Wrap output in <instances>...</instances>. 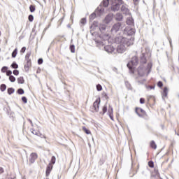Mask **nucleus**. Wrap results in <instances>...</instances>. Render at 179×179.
Returning a JSON list of instances; mask_svg holds the SVG:
<instances>
[{"instance_id": "nucleus-1", "label": "nucleus", "mask_w": 179, "mask_h": 179, "mask_svg": "<svg viewBox=\"0 0 179 179\" xmlns=\"http://www.w3.org/2000/svg\"><path fill=\"white\" fill-rule=\"evenodd\" d=\"M134 40L135 38L132 36L129 38L117 36L115 38V41L119 44L117 47V52L118 54H124L129 45H132L134 44Z\"/></svg>"}, {"instance_id": "nucleus-2", "label": "nucleus", "mask_w": 179, "mask_h": 179, "mask_svg": "<svg viewBox=\"0 0 179 179\" xmlns=\"http://www.w3.org/2000/svg\"><path fill=\"white\" fill-rule=\"evenodd\" d=\"M152 63H148L147 68L143 66H141L138 69V76H145V75L147 73V76H148V75H149L150 73V72L152 71Z\"/></svg>"}, {"instance_id": "nucleus-3", "label": "nucleus", "mask_w": 179, "mask_h": 179, "mask_svg": "<svg viewBox=\"0 0 179 179\" xmlns=\"http://www.w3.org/2000/svg\"><path fill=\"white\" fill-rule=\"evenodd\" d=\"M138 65V57H134L127 64V67L129 68L130 72L134 73V68Z\"/></svg>"}, {"instance_id": "nucleus-4", "label": "nucleus", "mask_w": 179, "mask_h": 179, "mask_svg": "<svg viewBox=\"0 0 179 179\" xmlns=\"http://www.w3.org/2000/svg\"><path fill=\"white\" fill-rule=\"evenodd\" d=\"M121 5H122V0H114L112 3L111 10L113 12H117L120 10Z\"/></svg>"}, {"instance_id": "nucleus-5", "label": "nucleus", "mask_w": 179, "mask_h": 179, "mask_svg": "<svg viewBox=\"0 0 179 179\" xmlns=\"http://www.w3.org/2000/svg\"><path fill=\"white\" fill-rule=\"evenodd\" d=\"M103 49L108 54H115V48L111 45L104 46Z\"/></svg>"}, {"instance_id": "nucleus-6", "label": "nucleus", "mask_w": 179, "mask_h": 179, "mask_svg": "<svg viewBox=\"0 0 179 179\" xmlns=\"http://www.w3.org/2000/svg\"><path fill=\"white\" fill-rule=\"evenodd\" d=\"M120 29H121V23L117 22L112 27L111 33H113V34H114L117 33V31H119Z\"/></svg>"}, {"instance_id": "nucleus-7", "label": "nucleus", "mask_w": 179, "mask_h": 179, "mask_svg": "<svg viewBox=\"0 0 179 179\" xmlns=\"http://www.w3.org/2000/svg\"><path fill=\"white\" fill-rule=\"evenodd\" d=\"M136 30L134 28L126 27L124 29V34H127V36H134Z\"/></svg>"}, {"instance_id": "nucleus-8", "label": "nucleus", "mask_w": 179, "mask_h": 179, "mask_svg": "<svg viewBox=\"0 0 179 179\" xmlns=\"http://www.w3.org/2000/svg\"><path fill=\"white\" fill-rule=\"evenodd\" d=\"M38 157V155H37V153L32 152L29 156V162L30 163L33 164L34 162H36V159Z\"/></svg>"}, {"instance_id": "nucleus-9", "label": "nucleus", "mask_w": 179, "mask_h": 179, "mask_svg": "<svg viewBox=\"0 0 179 179\" xmlns=\"http://www.w3.org/2000/svg\"><path fill=\"white\" fill-rule=\"evenodd\" d=\"M135 111H136V113L137 114V115H138V117H143V115H141L140 113H141L142 114H145V110L141 108H136Z\"/></svg>"}, {"instance_id": "nucleus-10", "label": "nucleus", "mask_w": 179, "mask_h": 179, "mask_svg": "<svg viewBox=\"0 0 179 179\" xmlns=\"http://www.w3.org/2000/svg\"><path fill=\"white\" fill-rule=\"evenodd\" d=\"M111 20H113V15L108 14V15L106 16L103 22L104 23H106V24H108V23L111 22Z\"/></svg>"}, {"instance_id": "nucleus-11", "label": "nucleus", "mask_w": 179, "mask_h": 179, "mask_svg": "<svg viewBox=\"0 0 179 179\" xmlns=\"http://www.w3.org/2000/svg\"><path fill=\"white\" fill-rule=\"evenodd\" d=\"M99 104H100V99H96L93 104L94 110L96 112L99 111Z\"/></svg>"}, {"instance_id": "nucleus-12", "label": "nucleus", "mask_w": 179, "mask_h": 179, "mask_svg": "<svg viewBox=\"0 0 179 179\" xmlns=\"http://www.w3.org/2000/svg\"><path fill=\"white\" fill-rule=\"evenodd\" d=\"M121 10L124 15H129V9L127 8V6H122Z\"/></svg>"}, {"instance_id": "nucleus-13", "label": "nucleus", "mask_w": 179, "mask_h": 179, "mask_svg": "<svg viewBox=\"0 0 179 179\" xmlns=\"http://www.w3.org/2000/svg\"><path fill=\"white\" fill-rule=\"evenodd\" d=\"M30 66H31V60L27 59V63L24 64V69L26 72L29 71V68H30Z\"/></svg>"}, {"instance_id": "nucleus-14", "label": "nucleus", "mask_w": 179, "mask_h": 179, "mask_svg": "<svg viewBox=\"0 0 179 179\" xmlns=\"http://www.w3.org/2000/svg\"><path fill=\"white\" fill-rule=\"evenodd\" d=\"M100 37L103 38L104 41H107L108 40L110 39V34H104L103 33L102 34L100 35Z\"/></svg>"}, {"instance_id": "nucleus-15", "label": "nucleus", "mask_w": 179, "mask_h": 179, "mask_svg": "<svg viewBox=\"0 0 179 179\" xmlns=\"http://www.w3.org/2000/svg\"><path fill=\"white\" fill-rule=\"evenodd\" d=\"M51 170H52V165L51 164V163H50L46 168V177H48V176H50Z\"/></svg>"}, {"instance_id": "nucleus-16", "label": "nucleus", "mask_w": 179, "mask_h": 179, "mask_svg": "<svg viewBox=\"0 0 179 179\" xmlns=\"http://www.w3.org/2000/svg\"><path fill=\"white\" fill-rule=\"evenodd\" d=\"M127 24H128L129 26H134V18H132V17H127Z\"/></svg>"}, {"instance_id": "nucleus-17", "label": "nucleus", "mask_w": 179, "mask_h": 179, "mask_svg": "<svg viewBox=\"0 0 179 179\" xmlns=\"http://www.w3.org/2000/svg\"><path fill=\"white\" fill-rule=\"evenodd\" d=\"M167 94H169V89L167 87H165L162 93V99L164 100V97H167Z\"/></svg>"}, {"instance_id": "nucleus-18", "label": "nucleus", "mask_w": 179, "mask_h": 179, "mask_svg": "<svg viewBox=\"0 0 179 179\" xmlns=\"http://www.w3.org/2000/svg\"><path fill=\"white\" fill-rule=\"evenodd\" d=\"M99 29L102 34L103 33H104V31H106V29H107V26H106V24H99Z\"/></svg>"}, {"instance_id": "nucleus-19", "label": "nucleus", "mask_w": 179, "mask_h": 179, "mask_svg": "<svg viewBox=\"0 0 179 179\" xmlns=\"http://www.w3.org/2000/svg\"><path fill=\"white\" fill-rule=\"evenodd\" d=\"M123 16H122V14L120 13H117L115 15V19L116 20H117V22H121V20H122L123 19Z\"/></svg>"}, {"instance_id": "nucleus-20", "label": "nucleus", "mask_w": 179, "mask_h": 179, "mask_svg": "<svg viewBox=\"0 0 179 179\" xmlns=\"http://www.w3.org/2000/svg\"><path fill=\"white\" fill-rule=\"evenodd\" d=\"M31 134H33L34 135H36V136H41V138H43V136H44L41 135V134H40V131H36V130H34V129H31Z\"/></svg>"}, {"instance_id": "nucleus-21", "label": "nucleus", "mask_w": 179, "mask_h": 179, "mask_svg": "<svg viewBox=\"0 0 179 179\" xmlns=\"http://www.w3.org/2000/svg\"><path fill=\"white\" fill-rule=\"evenodd\" d=\"M96 47H99L100 50H103V47H104V43L103 41H96Z\"/></svg>"}, {"instance_id": "nucleus-22", "label": "nucleus", "mask_w": 179, "mask_h": 179, "mask_svg": "<svg viewBox=\"0 0 179 179\" xmlns=\"http://www.w3.org/2000/svg\"><path fill=\"white\" fill-rule=\"evenodd\" d=\"M17 83H19V85H23V83H24V78H23V77H19L17 79Z\"/></svg>"}, {"instance_id": "nucleus-23", "label": "nucleus", "mask_w": 179, "mask_h": 179, "mask_svg": "<svg viewBox=\"0 0 179 179\" xmlns=\"http://www.w3.org/2000/svg\"><path fill=\"white\" fill-rule=\"evenodd\" d=\"M108 3H109L108 0H103L101 3V5H103V6H104L105 8H107V6H108Z\"/></svg>"}, {"instance_id": "nucleus-24", "label": "nucleus", "mask_w": 179, "mask_h": 179, "mask_svg": "<svg viewBox=\"0 0 179 179\" xmlns=\"http://www.w3.org/2000/svg\"><path fill=\"white\" fill-rule=\"evenodd\" d=\"M150 147L152 149H157V145H156V143H155V141H152L150 143Z\"/></svg>"}, {"instance_id": "nucleus-25", "label": "nucleus", "mask_w": 179, "mask_h": 179, "mask_svg": "<svg viewBox=\"0 0 179 179\" xmlns=\"http://www.w3.org/2000/svg\"><path fill=\"white\" fill-rule=\"evenodd\" d=\"M97 22L94 21L93 24L91 25L90 28L92 29V30L96 29V27H97Z\"/></svg>"}, {"instance_id": "nucleus-26", "label": "nucleus", "mask_w": 179, "mask_h": 179, "mask_svg": "<svg viewBox=\"0 0 179 179\" xmlns=\"http://www.w3.org/2000/svg\"><path fill=\"white\" fill-rule=\"evenodd\" d=\"M16 55H17V48H15L12 52V57L16 58Z\"/></svg>"}, {"instance_id": "nucleus-27", "label": "nucleus", "mask_w": 179, "mask_h": 179, "mask_svg": "<svg viewBox=\"0 0 179 179\" xmlns=\"http://www.w3.org/2000/svg\"><path fill=\"white\" fill-rule=\"evenodd\" d=\"M11 68H13V69H17V68H19V65H17V64L14 62L11 64Z\"/></svg>"}, {"instance_id": "nucleus-28", "label": "nucleus", "mask_w": 179, "mask_h": 179, "mask_svg": "<svg viewBox=\"0 0 179 179\" xmlns=\"http://www.w3.org/2000/svg\"><path fill=\"white\" fill-rule=\"evenodd\" d=\"M0 90H1V92H5V90H6V85L1 84L0 86Z\"/></svg>"}, {"instance_id": "nucleus-29", "label": "nucleus", "mask_w": 179, "mask_h": 179, "mask_svg": "<svg viewBox=\"0 0 179 179\" xmlns=\"http://www.w3.org/2000/svg\"><path fill=\"white\" fill-rule=\"evenodd\" d=\"M29 10L31 13H33V12H34L36 10V6L34 5H31L29 6Z\"/></svg>"}, {"instance_id": "nucleus-30", "label": "nucleus", "mask_w": 179, "mask_h": 179, "mask_svg": "<svg viewBox=\"0 0 179 179\" xmlns=\"http://www.w3.org/2000/svg\"><path fill=\"white\" fill-rule=\"evenodd\" d=\"M8 94H12L13 93H15V89L10 87V88H8Z\"/></svg>"}, {"instance_id": "nucleus-31", "label": "nucleus", "mask_w": 179, "mask_h": 179, "mask_svg": "<svg viewBox=\"0 0 179 179\" xmlns=\"http://www.w3.org/2000/svg\"><path fill=\"white\" fill-rule=\"evenodd\" d=\"M17 93H18V94H24V90L22 88H19Z\"/></svg>"}, {"instance_id": "nucleus-32", "label": "nucleus", "mask_w": 179, "mask_h": 179, "mask_svg": "<svg viewBox=\"0 0 179 179\" xmlns=\"http://www.w3.org/2000/svg\"><path fill=\"white\" fill-rule=\"evenodd\" d=\"M83 130L84 132H85V134H87V135H90V130L87 129L86 127H83Z\"/></svg>"}, {"instance_id": "nucleus-33", "label": "nucleus", "mask_w": 179, "mask_h": 179, "mask_svg": "<svg viewBox=\"0 0 179 179\" xmlns=\"http://www.w3.org/2000/svg\"><path fill=\"white\" fill-rule=\"evenodd\" d=\"M90 20H94V19H96V13H93L90 15Z\"/></svg>"}, {"instance_id": "nucleus-34", "label": "nucleus", "mask_w": 179, "mask_h": 179, "mask_svg": "<svg viewBox=\"0 0 179 179\" xmlns=\"http://www.w3.org/2000/svg\"><path fill=\"white\" fill-rule=\"evenodd\" d=\"M9 80L11 81L12 83L16 82V78H15V76H10Z\"/></svg>"}, {"instance_id": "nucleus-35", "label": "nucleus", "mask_w": 179, "mask_h": 179, "mask_svg": "<svg viewBox=\"0 0 179 179\" xmlns=\"http://www.w3.org/2000/svg\"><path fill=\"white\" fill-rule=\"evenodd\" d=\"M70 50L71 52H72L73 54L75 53V45H70Z\"/></svg>"}, {"instance_id": "nucleus-36", "label": "nucleus", "mask_w": 179, "mask_h": 179, "mask_svg": "<svg viewBox=\"0 0 179 179\" xmlns=\"http://www.w3.org/2000/svg\"><path fill=\"white\" fill-rule=\"evenodd\" d=\"M96 90H97L98 92H101V90H103V87H101V85L98 84L96 85Z\"/></svg>"}, {"instance_id": "nucleus-37", "label": "nucleus", "mask_w": 179, "mask_h": 179, "mask_svg": "<svg viewBox=\"0 0 179 179\" xmlns=\"http://www.w3.org/2000/svg\"><path fill=\"white\" fill-rule=\"evenodd\" d=\"M56 160H57V159L55 158V156H52L51 158L50 163H52V164H55Z\"/></svg>"}, {"instance_id": "nucleus-38", "label": "nucleus", "mask_w": 179, "mask_h": 179, "mask_svg": "<svg viewBox=\"0 0 179 179\" xmlns=\"http://www.w3.org/2000/svg\"><path fill=\"white\" fill-rule=\"evenodd\" d=\"M148 166H149V167H150L151 169H153V168L155 167V164L153 163L152 161H150V162H148Z\"/></svg>"}, {"instance_id": "nucleus-39", "label": "nucleus", "mask_w": 179, "mask_h": 179, "mask_svg": "<svg viewBox=\"0 0 179 179\" xmlns=\"http://www.w3.org/2000/svg\"><path fill=\"white\" fill-rule=\"evenodd\" d=\"M28 19L29 22H33V20H34V17L33 16V15H29Z\"/></svg>"}, {"instance_id": "nucleus-40", "label": "nucleus", "mask_w": 179, "mask_h": 179, "mask_svg": "<svg viewBox=\"0 0 179 179\" xmlns=\"http://www.w3.org/2000/svg\"><path fill=\"white\" fill-rule=\"evenodd\" d=\"M141 64H146V58L143 56L141 59Z\"/></svg>"}, {"instance_id": "nucleus-41", "label": "nucleus", "mask_w": 179, "mask_h": 179, "mask_svg": "<svg viewBox=\"0 0 179 179\" xmlns=\"http://www.w3.org/2000/svg\"><path fill=\"white\" fill-rule=\"evenodd\" d=\"M8 71V67L7 66H3L1 69V72H3V73H5V72H6Z\"/></svg>"}, {"instance_id": "nucleus-42", "label": "nucleus", "mask_w": 179, "mask_h": 179, "mask_svg": "<svg viewBox=\"0 0 179 179\" xmlns=\"http://www.w3.org/2000/svg\"><path fill=\"white\" fill-rule=\"evenodd\" d=\"M6 76H12V71H10V70H8L7 71H6Z\"/></svg>"}, {"instance_id": "nucleus-43", "label": "nucleus", "mask_w": 179, "mask_h": 179, "mask_svg": "<svg viewBox=\"0 0 179 179\" xmlns=\"http://www.w3.org/2000/svg\"><path fill=\"white\" fill-rule=\"evenodd\" d=\"M81 24H86V18H82L80 20Z\"/></svg>"}, {"instance_id": "nucleus-44", "label": "nucleus", "mask_w": 179, "mask_h": 179, "mask_svg": "<svg viewBox=\"0 0 179 179\" xmlns=\"http://www.w3.org/2000/svg\"><path fill=\"white\" fill-rule=\"evenodd\" d=\"M157 86H158V87H163V82L159 81L157 83Z\"/></svg>"}, {"instance_id": "nucleus-45", "label": "nucleus", "mask_w": 179, "mask_h": 179, "mask_svg": "<svg viewBox=\"0 0 179 179\" xmlns=\"http://www.w3.org/2000/svg\"><path fill=\"white\" fill-rule=\"evenodd\" d=\"M106 113H107V106H104L103 107V114H106Z\"/></svg>"}, {"instance_id": "nucleus-46", "label": "nucleus", "mask_w": 179, "mask_h": 179, "mask_svg": "<svg viewBox=\"0 0 179 179\" xmlns=\"http://www.w3.org/2000/svg\"><path fill=\"white\" fill-rule=\"evenodd\" d=\"M13 75H15V76H17V75H19V71H18V70H14L13 71Z\"/></svg>"}, {"instance_id": "nucleus-47", "label": "nucleus", "mask_w": 179, "mask_h": 179, "mask_svg": "<svg viewBox=\"0 0 179 179\" xmlns=\"http://www.w3.org/2000/svg\"><path fill=\"white\" fill-rule=\"evenodd\" d=\"M22 101H23V103H27V98H26V96H22Z\"/></svg>"}, {"instance_id": "nucleus-48", "label": "nucleus", "mask_w": 179, "mask_h": 179, "mask_svg": "<svg viewBox=\"0 0 179 179\" xmlns=\"http://www.w3.org/2000/svg\"><path fill=\"white\" fill-rule=\"evenodd\" d=\"M43 59H41V58L38 59V65H41V64H43Z\"/></svg>"}, {"instance_id": "nucleus-49", "label": "nucleus", "mask_w": 179, "mask_h": 179, "mask_svg": "<svg viewBox=\"0 0 179 179\" xmlns=\"http://www.w3.org/2000/svg\"><path fill=\"white\" fill-rule=\"evenodd\" d=\"M20 52H22V53L26 52V47H22L20 50Z\"/></svg>"}, {"instance_id": "nucleus-50", "label": "nucleus", "mask_w": 179, "mask_h": 179, "mask_svg": "<svg viewBox=\"0 0 179 179\" xmlns=\"http://www.w3.org/2000/svg\"><path fill=\"white\" fill-rule=\"evenodd\" d=\"M29 58H30V53H27V54L26 55V56H25V59H26V61H27V59H29Z\"/></svg>"}, {"instance_id": "nucleus-51", "label": "nucleus", "mask_w": 179, "mask_h": 179, "mask_svg": "<svg viewBox=\"0 0 179 179\" xmlns=\"http://www.w3.org/2000/svg\"><path fill=\"white\" fill-rule=\"evenodd\" d=\"M140 103H141V104H145V99L141 98L140 99Z\"/></svg>"}, {"instance_id": "nucleus-52", "label": "nucleus", "mask_w": 179, "mask_h": 179, "mask_svg": "<svg viewBox=\"0 0 179 179\" xmlns=\"http://www.w3.org/2000/svg\"><path fill=\"white\" fill-rule=\"evenodd\" d=\"M108 113L109 114H113V107L109 106Z\"/></svg>"}, {"instance_id": "nucleus-53", "label": "nucleus", "mask_w": 179, "mask_h": 179, "mask_svg": "<svg viewBox=\"0 0 179 179\" xmlns=\"http://www.w3.org/2000/svg\"><path fill=\"white\" fill-rule=\"evenodd\" d=\"M147 89H150V90L155 89V85H150V86H148V87H147Z\"/></svg>"}, {"instance_id": "nucleus-54", "label": "nucleus", "mask_w": 179, "mask_h": 179, "mask_svg": "<svg viewBox=\"0 0 179 179\" xmlns=\"http://www.w3.org/2000/svg\"><path fill=\"white\" fill-rule=\"evenodd\" d=\"M109 117H110V120H112V121L114 120V117H113V114L110 113Z\"/></svg>"}, {"instance_id": "nucleus-55", "label": "nucleus", "mask_w": 179, "mask_h": 179, "mask_svg": "<svg viewBox=\"0 0 179 179\" xmlns=\"http://www.w3.org/2000/svg\"><path fill=\"white\" fill-rule=\"evenodd\" d=\"M28 121L30 122L31 127H34L33 122L31 121V120L28 119Z\"/></svg>"}, {"instance_id": "nucleus-56", "label": "nucleus", "mask_w": 179, "mask_h": 179, "mask_svg": "<svg viewBox=\"0 0 179 179\" xmlns=\"http://www.w3.org/2000/svg\"><path fill=\"white\" fill-rule=\"evenodd\" d=\"M3 173V168L0 167V174H2Z\"/></svg>"}, {"instance_id": "nucleus-57", "label": "nucleus", "mask_w": 179, "mask_h": 179, "mask_svg": "<svg viewBox=\"0 0 179 179\" xmlns=\"http://www.w3.org/2000/svg\"><path fill=\"white\" fill-rule=\"evenodd\" d=\"M134 1V2L135 3H136V2H139V0H133Z\"/></svg>"}, {"instance_id": "nucleus-58", "label": "nucleus", "mask_w": 179, "mask_h": 179, "mask_svg": "<svg viewBox=\"0 0 179 179\" xmlns=\"http://www.w3.org/2000/svg\"><path fill=\"white\" fill-rule=\"evenodd\" d=\"M170 45H171V40H169Z\"/></svg>"}, {"instance_id": "nucleus-59", "label": "nucleus", "mask_w": 179, "mask_h": 179, "mask_svg": "<svg viewBox=\"0 0 179 179\" xmlns=\"http://www.w3.org/2000/svg\"><path fill=\"white\" fill-rule=\"evenodd\" d=\"M99 10H100V12H103V9H100Z\"/></svg>"}, {"instance_id": "nucleus-60", "label": "nucleus", "mask_w": 179, "mask_h": 179, "mask_svg": "<svg viewBox=\"0 0 179 179\" xmlns=\"http://www.w3.org/2000/svg\"><path fill=\"white\" fill-rule=\"evenodd\" d=\"M100 164H103V162H101Z\"/></svg>"}, {"instance_id": "nucleus-61", "label": "nucleus", "mask_w": 179, "mask_h": 179, "mask_svg": "<svg viewBox=\"0 0 179 179\" xmlns=\"http://www.w3.org/2000/svg\"><path fill=\"white\" fill-rule=\"evenodd\" d=\"M0 36H1V31H0Z\"/></svg>"}, {"instance_id": "nucleus-62", "label": "nucleus", "mask_w": 179, "mask_h": 179, "mask_svg": "<svg viewBox=\"0 0 179 179\" xmlns=\"http://www.w3.org/2000/svg\"><path fill=\"white\" fill-rule=\"evenodd\" d=\"M0 79H1V76H0Z\"/></svg>"}]
</instances>
